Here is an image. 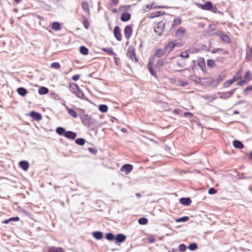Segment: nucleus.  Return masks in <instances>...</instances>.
I'll return each instance as SVG.
<instances>
[{"label": "nucleus", "instance_id": "obj_1", "mask_svg": "<svg viewBox=\"0 0 252 252\" xmlns=\"http://www.w3.org/2000/svg\"><path fill=\"white\" fill-rule=\"evenodd\" d=\"M80 118L82 123L88 127H91L92 126L96 125V120L93 118L91 115H80Z\"/></svg>", "mask_w": 252, "mask_h": 252}, {"label": "nucleus", "instance_id": "obj_2", "mask_svg": "<svg viewBox=\"0 0 252 252\" xmlns=\"http://www.w3.org/2000/svg\"><path fill=\"white\" fill-rule=\"evenodd\" d=\"M196 5L199 8L204 10L211 11L214 13H217V8L214 6L211 1H207L204 4L196 3Z\"/></svg>", "mask_w": 252, "mask_h": 252}, {"label": "nucleus", "instance_id": "obj_3", "mask_svg": "<svg viewBox=\"0 0 252 252\" xmlns=\"http://www.w3.org/2000/svg\"><path fill=\"white\" fill-rule=\"evenodd\" d=\"M165 21L164 20H161L158 22L157 26L154 29V32L158 36H161L162 34V32L165 28Z\"/></svg>", "mask_w": 252, "mask_h": 252}, {"label": "nucleus", "instance_id": "obj_4", "mask_svg": "<svg viewBox=\"0 0 252 252\" xmlns=\"http://www.w3.org/2000/svg\"><path fill=\"white\" fill-rule=\"evenodd\" d=\"M127 56L131 60L134 61L135 62H138V59L136 56L134 48L132 45H130L128 48Z\"/></svg>", "mask_w": 252, "mask_h": 252}, {"label": "nucleus", "instance_id": "obj_5", "mask_svg": "<svg viewBox=\"0 0 252 252\" xmlns=\"http://www.w3.org/2000/svg\"><path fill=\"white\" fill-rule=\"evenodd\" d=\"M237 88H235L229 92L219 93L220 98L221 99H226L230 97L235 92Z\"/></svg>", "mask_w": 252, "mask_h": 252}, {"label": "nucleus", "instance_id": "obj_6", "mask_svg": "<svg viewBox=\"0 0 252 252\" xmlns=\"http://www.w3.org/2000/svg\"><path fill=\"white\" fill-rule=\"evenodd\" d=\"M132 25H127L124 29V35L126 39H129L132 33Z\"/></svg>", "mask_w": 252, "mask_h": 252}, {"label": "nucleus", "instance_id": "obj_7", "mask_svg": "<svg viewBox=\"0 0 252 252\" xmlns=\"http://www.w3.org/2000/svg\"><path fill=\"white\" fill-rule=\"evenodd\" d=\"M215 34L218 35L222 41H224L226 43L230 42V39L229 37L227 35L224 34L221 31H218L216 32L215 33L213 34V35Z\"/></svg>", "mask_w": 252, "mask_h": 252}, {"label": "nucleus", "instance_id": "obj_8", "mask_svg": "<svg viewBox=\"0 0 252 252\" xmlns=\"http://www.w3.org/2000/svg\"><path fill=\"white\" fill-rule=\"evenodd\" d=\"M126 237L122 233H118L115 236V242L116 244H121L126 241Z\"/></svg>", "mask_w": 252, "mask_h": 252}, {"label": "nucleus", "instance_id": "obj_9", "mask_svg": "<svg viewBox=\"0 0 252 252\" xmlns=\"http://www.w3.org/2000/svg\"><path fill=\"white\" fill-rule=\"evenodd\" d=\"M113 33L115 37L118 41H121L122 40V36L121 33L120 28L118 26H116L114 27Z\"/></svg>", "mask_w": 252, "mask_h": 252}, {"label": "nucleus", "instance_id": "obj_10", "mask_svg": "<svg viewBox=\"0 0 252 252\" xmlns=\"http://www.w3.org/2000/svg\"><path fill=\"white\" fill-rule=\"evenodd\" d=\"M175 42L174 41H170L168 42L164 48V49L166 53V55H167L169 54L172 50L175 48Z\"/></svg>", "mask_w": 252, "mask_h": 252}, {"label": "nucleus", "instance_id": "obj_11", "mask_svg": "<svg viewBox=\"0 0 252 252\" xmlns=\"http://www.w3.org/2000/svg\"><path fill=\"white\" fill-rule=\"evenodd\" d=\"M28 115L30 116L33 119L36 121H39L42 119L41 114L36 111H32Z\"/></svg>", "mask_w": 252, "mask_h": 252}, {"label": "nucleus", "instance_id": "obj_12", "mask_svg": "<svg viewBox=\"0 0 252 252\" xmlns=\"http://www.w3.org/2000/svg\"><path fill=\"white\" fill-rule=\"evenodd\" d=\"M133 169V166L130 164H125L123 165L121 168V171L125 172L126 174L129 173Z\"/></svg>", "mask_w": 252, "mask_h": 252}, {"label": "nucleus", "instance_id": "obj_13", "mask_svg": "<svg viewBox=\"0 0 252 252\" xmlns=\"http://www.w3.org/2000/svg\"><path fill=\"white\" fill-rule=\"evenodd\" d=\"M197 64L203 72H206V65L204 59L203 58H199L197 60Z\"/></svg>", "mask_w": 252, "mask_h": 252}, {"label": "nucleus", "instance_id": "obj_14", "mask_svg": "<svg viewBox=\"0 0 252 252\" xmlns=\"http://www.w3.org/2000/svg\"><path fill=\"white\" fill-rule=\"evenodd\" d=\"M215 82V80L212 77H207L202 79L201 85L204 86L212 85L213 86Z\"/></svg>", "mask_w": 252, "mask_h": 252}, {"label": "nucleus", "instance_id": "obj_15", "mask_svg": "<svg viewBox=\"0 0 252 252\" xmlns=\"http://www.w3.org/2000/svg\"><path fill=\"white\" fill-rule=\"evenodd\" d=\"M64 136L69 139L74 140L77 136V133L72 131H66Z\"/></svg>", "mask_w": 252, "mask_h": 252}, {"label": "nucleus", "instance_id": "obj_16", "mask_svg": "<svg viewBox=\"0 0 252 252\" xmlns=\"http://www.w3.org/2000/svg\"><path fill=\"white\" fill-rule=\"evenodd\" d=\"M164 11H158L155 12L149 13L148 15V17L149 19H153L156 17H159L160 16L163 15L165 14Z\"/></svg>", "mask_w": 252, "mask_h": 252}, {"label": "nucleus", "instance_id": "obj_17", "mask_svg": "<svg viewBox=\"0 0 252 252\" xmlns=\"http://www.w3.org/2000/svg\"><path fill=\"white\" fill-rule=\"evenodd\" d=\"M74 94L78 98L89 101V99L85 96L84 93L80 88L77 91L76 93H75Z\"/></svg>", "mask_w": 252, "mask_h": 252}, {"label": "nucleus", "instance_id": "obj_18", "mask_svg": "<svg viewBox=\"0 0 252 252\" xmlns=\"http://www.w3.org/2000/svg\"><path fill=\"white\" fill-rule=\"evenodd\" d=\"M148 68L150 74L155 78H157V75L156 71L154 70L153 68V62L151 61H149L148 63Z\"/></svg>", "mask_w": 252, "mask_h": 252}, {"label": "nucleus", "instance_id": "obj_19", "mask_svg": "<svg viewBox=\"0 0 252 252\" xmlns=\"http://www.w3.org/2000/svg\"><path fill=\"white\" fill-rule=\"evenodd\" d=\"M237 80H238V78L236 76H234L232 79L225 81L223 83V86L224 88H228L232 84Z\"/></svg>", "mask_w": 252, "mask_h": 252}, {"label": "nucleus", "instance_id": "obj_20", "mask_svg": "<svg viewBox=\"0 0 252 252\" xmlns=\"http://www.w3.org/2000/svg\"><path fill=\"white\" fill-rule=\"evenodd\" d=\"M179 202L182 205L189 206L191 203V200L189 197H182Z\"/></svg>", "mask_w": 252, "mask_h": 252}, {"label": "nucleus", "instance_id": "obj_21", "mask_svg": "<svg viewBox=\"0 0 252 252\" xmlns=\"http://www.w3.org/2000/svg\"><path fill=\"white\" fill-rule=\"evenodd\" d=\"M121 20L123 22H127L131 18V15L130 13L125 12H123L121 16Z\"/></svg>", "mask_w": 252, "mask_h": 252}, {"label": "nucleus", "instance_id": "obj_22", "mask_svg": "<svg viewBox=\"0 0 252 252\" xmlns=\"http://www.w3.org/2000/svg\"><path fill=\"white\" fill-rule=\"evenodd\" d=\"M19 165L24 171H27L29 168V163L26 160H22L20 161Z\"/></svg>", "mask_w": 252, "mask_h": 252}, {"label": "nucleus", "instance_id": "obj_23", "mask_svg": "<svg viewBox=\"0 0 252 252\" xmlns=\"http://www.w3.org/2000/svg\"><path fill=\"white\" fill-rule=\"evenodd\" d=\"M69 87L70 92L74 94L76 93L77 91L79 89V86L75 83H70Z\"/></svg>", "mask_w": 252, "mask_h": 252}, {"label": "nucleus", "instance_id": "obj_24", "mask_svg": "<svg viewBox=\"0 0 252 252\" xmlns=\"http://www.w3.org/2000/svg\"><path fill=\"white\" fill-rule=\"evenodd\" d=\"M233 145L235 148L239 149H242L244 147L242 142L238 140H234L233 141Z\"/></svg>", "mask_w": 252, "mask_h": 252}, {"label": "nucleus", "instance_id": "obj_25", "mask_svg": "<svg viewBox=\"0 0 252 252\" xmlns=\"http://www.w3.org/2000/svg\"><path fill=\"white\" fill-rule=\"evenodd\" d=\"M17 92L18 94L23 96H25L28 94V91L27 89L24 87H19L17 89Z\"/></svg>", "mask_w": 252, "mask_h": 252}, {"label": "nucleus", "instance_id": "obj_26", "mask_svg": "<svg viewBox=\"0 0 252 252\" xmlns=\"http://www.w3.org/2000/svg\"><path fill=\"white\" fill-rule=\"evenodd\" d=\"M92 235L95 239L99 240L103 238V234L101 231H96L93 232L92 233Z\"/></svg>", "mask_w": 252, "mask_h": 252}, {"label": "nucleus", "instance_id": "obj_27", "mask_svg": "<svg viewBox=\"0 0 252 252\" xmlns=\"http://www.w3.org/2000/svg\"><path fill=\"white\" fill-rule=\"evenodd\" d=\"M166 54L165 50L164 49H157L155 52V56L156 57L159 58L161 57L162 56Z\"/></svg>", "mask_w": 252, "mask_h": 252}, {"label": "nucleus", "instance_id": "obj_28", "mask_svg": "<svg viewBox=\"0 0 252 252\" xmlns=\"http://www.w3.org/2000/svg\"><path fill=\"white\" fill-rule=\"evenodd\" d=\"M226 77V76L224 74H220L218 76V78L215 81V82L213 84V87L217 86Z\"/></svg>", "mask_w": 252, "mask_h": 252}, {"label": "nucleus", "instance_id": "obj_29", "mask_svg": "<svg viewBox=\"0 0 252 252\" xmlns=\"http://www.w3.org/2000/svg\"><path fill=\"white\" fill-rule=\"evenodd\" d=\"M166 59H161L158 60L156 64V68L159 69L166 63Z\"/></svg>", "mask_w": 252, "mask_h": 252}, {"label": "nucleus", "instance_id": "obj_30", "mask_svg": "<svg viewBox=\"0 0 252 252\" xmlns=\"http://www.w3.org/2000/svg\"><path fill=\"white\" fill-rule=\"evenodd\" d=\"M51 28L56 31H60L61 29V24L58 22H53L51 24Z\"/></svg>", "mask_w": 252, "mask_h": 252}, {"label": "nucleus", "instance_id": "obj_31", "mask_svg": "<svg viewBox=\"0 0 252 252\" xmlns=\"http://www.w3.org/2000/svg\"><path fill=\"white\" fill-rule=\"evenodd\" d=\"M66 131L64 127L61 126L57 127L56 129V133L60 136H64Z\"/></svg>", "mask_w": 252, "mask_h": 252}, {"label": "nucleus", "instance_id": "obj_32", "mask_svg": "<svg viewBox=\"0 0 252 252\" xmlns=\"http://www.w3.org/2000/svg\"><path fill=\"white\" fill-rule=\"evenodd\" d=\"M67 113L68 114H69L71 116H72L74 118H76L78 117V114L72 108H66Z\"/></svg>", "mask_w": 252, "mask_h": 252}, {"label": "nucleus", "instance_id": "obj_33", "mask_svg": "<svg viewBox=\"0 0 252 252\" xmlns=\"http://www.w3.org/2000/svg\"><path fill=\"white\" fill-rule=\"evenodd\" d=\"M102 51L107 53L109 55H116V53L113 51V50L112 48H103L102 49Z\"/></svg>", "mask_w": 252, "mask_h": 252}, {"label": "nucleus", "instance_id": "obj_34", "mask_svg": "<svg viewBox=\"0 0 252 252\" xmlns=\"http://www.w3.org/2000/svg\"><path fill=\"white\" fill-rule=\"evenodd\" d=\"M181 23V19L180 18H176L174 19L173 22L172 24L171 27V30L174 29V28L176 26L180 25Z\"/></svg>", "mask_w": 252, "mask_h": 252}, {"label": "nucleus", "instance_id": "obj_35", "mask_svg": "<svg viewBox=\"0 0 252 252\" xmlns=\"http://www.w3.org/2000/svg\"><path fill=\"white\" fill-rule=\"evenodd\" d=\"M49 92V89L45 87H41L38 89V93L40 95L47 94Z\"/></svg>", "mask_w": 252, "mask_h": 252}, {"label": "nucleus", "instance_id": "obj_36", "mask_svg": "<svg viewBox=\"0 0 252 252\" xmlns=\"http://www.w3.org/2000/svg\"><path fill=\"white\" fill-rule=\"evenodd\" d=\"M20 220V218L18 217H11L8 219L4 220L2 223L4 224H7L10 221H18Z\"/></svg>", "mask_w": 252, "mask_h": 252}, {"label": "nucleus", "instance_id": "obj_37", "mask_svg": "<svg viewBox=\"0 0 252 252\" xmlns=\"http://www.w3.org/2000/svg\"><path fill=\"white\" fill-rule=\"evenodd\" d=\"M79 51L80 53L83 55H87L89 54V50L85 46H80Z\"/></svg>", "mask_w": 252, "mask_h": 252}, {"label": "nucleus", "instance_id": "obj_38", "mask_svg": "<svg viewBox=\"0 0 252 252\" xmlns=\"http://www.w3.org/2000/svg\"><path fill=\"white\" fill-rule=\"evenodd\" d=\"M202 97L205 100H208L209 102H212L216 99V97L212 95H204L202 96Z\"/></svg>", "mask_w": 252, "mask_h": 252}, {"label": "nucleus", "instance_id": "obj_39", "mask_svg": "<svg viewBox=\"0 0 252 252\" xmlns=\"http://www.w3.org/2000/svg\"><path fill=\"white\" fill-rule=\"evenodd\" d=\"M188 248L191 251H194L197 249L198 245L197 243L193 242L190 243L188 247Z\"/></svg>", "mask_w": 252, "mask_h": 252}, {"label": "nucleus", "instance_id": "obj_40", "mask_svg": "<svg viewBox=\"0 0 252 252\" xmlns=\"http://www.w3.org/2000/svg\"><path fill=\"white\" fill-rule=\"evenodd\" d=\"M108 107L106 104H100L98 106L99 110L102 113H105L107 111Z\"/></svg>", "mask_w": 252, "mask_h": 252}, {"label": "nucleus", "instance_id": "obj_41", "mask_svg": "<svg viewBox=\"0 0 252 252\" xmlns=\"http://www.w3.org/2000/svg\"><path fill=\"white\" fill-rule=\"evenodd\" d=\"M86 140L83 138H77L75 140V142L76 144L79 146H83L85 144Z\"/></svg>", "mask_w": 252, "mask_h": 252}, {"label": "nucleus", "instance_id": "obj_42", "mask_svg": "<svg viewBox=\"0 0 252 252\" xmlns=\"http://www.w3.org/2000/svg\"><path fill=\"white\" fill-rule=\"evenodd\" d=\"M115 235L111 232H109L106 234L105 238L110 241H113L115 240Z\"/></svg>", "mask_w": 252, "mask_h": 252}, {"label": "nucleus", "instance_id": "obj_43", "mask_svg": "<svg viewBox=\"0 0 252 252\" xmlns=\"http://www.w3.org/2000/svg\"><path fill=\"white\" fill-rule=\"evenodd\" d=\"M191 80L197 84H199L201 85L202 79L199 78L197 76H192L191 77Z\"/></svg>", "mask_w": 252, "mask_h": 252}, {"label": "nucleus", "instance_id": "obj_44", "mask_svg": "<svg viewBox=\"0 0 252 252\" xmlns=\"http://www.w3.org/2000/svg\"><path fill=\"white\" fill-rule=\"evenodd\" d=\"M189 218L188 216H183L181 218L177 219L175 220V221L177 222H187L189 220Z\"/></svg>", "mask_w": 252, "mask_h": 252}, {"label": "nucleus", "instance_id": "obj_45", "mask_svg": "<svg viewBox=\"0 0 252 252\" xmlns=\"http://www.w3.org/2000/svg\"><path fill=\"white\" fill-rule=\"evenodd\" d=\"M50 95L51 98H52L56 100H59L61 99V97L60 96V95L58 94H57L53 92H52L50 93Z\"/></svg>", "mask_w": 252, "mask_h": 252}, {"label": "nucleus", "instance_id": "obj_46", "mask_svg": "<svg viewBox=\"0 0 252 252\" xmlns=\"http://www.w3.org/2000/svg\"><path fill=\"white\" fill-rule=\"evenodd\" d=\"M82 23L84 28L86 29H88L90 27V24L87 18L85 16L83 17Z\"/></svg>", "mask_w": 252, "mask_h": 252}, {"label": "nucleus", "instance_id": "obj_47", "mask_svg": "<svg viewBox=\"0 0 252 252\" xmlns=\"http://www.w3.org/2000/svg\"><path fill=\"white\" fill-rule=\"evenodd\" d=\"M138 222L140 224L145 225L148 223V220L146 218L142 217L138 219Z\"/></svg>", "mask_w": 252, "mask_h": 252}, {"label": "nucleus", "instance_id": "obj_48", "mask_svg": "<svg viewBox=\"0 0 252 252\" xmlns=\"http://www.w3.org/2000/svg\"><path fill=\"white\" fill-rule=\"evenodd\" d=\"M81 6L84 11L86 12L89 11V4L87 2L84 1L82 3Z\"/></svg>", "mask_w": 252, "mask_h": 252}, {"label": "nucleus", "instance_id": "obj_49", "mask_svg": "<svg viewBox=\"0 0 252 252\" xmlns=\"http://www.w3.org/2000/svg\"><path fill=\"white\" fill-rule=\"evenodd\" d=\"M252 73L250 71H247L244 75V78L245 80H251Z\"/></svg>", "mask_w": 252, "mask_h": 252}, {"label": "nucleus", "instance_id": "obj_50", "mask_svg": "<svg viewBox=\"0 0 252 252\" xmlns=\"http://www.w3.org/2000/svg\"><path fill=\"white\" fill-rule=\"evenodd\" d=\"M247 48H249L248 50H247L246 55L247 58H252V47L250 48L249 45H247Z\"/></svg>", "mask_w": 252, "mask_h": 252}, {"label": "nucleus", "instance_id": "obj_51", "mask_svg": "<svg viewBox=\"0 0 252 252\" xmlns=\"http://www.w3.org/2000/svg\"><path fill=\"white\" fill-rule=\"evenodd\" d=\"M207 64L210 67H213L215 65V63L212 59H209L207 61Z\"/></svg>", "mask_w": 252, "mask_h": 252}, {"label": "nucleus", "instance_id": "obj_52", "mask_svg": "<svg viewBox=\"0 0 252 252\" xmlns=\"http://www.w3.org/2000/svg\"><path fill=\"white\" fill-rule=\"evenodd\" d=\"M60 64L58 62H54L52 63L51 64V67H52V68L58 69L60 68Z\"/></svg>", "mask_w": 252, "mask_h": 252}, {"label": "nucleus", "instance_id": "obj_53", "mask_svg": "<svg viewBox=\"0 0 252 252\" xmlns=\"http://www.w3.org/2000/svg\"><path fill=\"white\" fill-rule=\"evenodd\" d=\"M187 246L184 244H181L179 246V251L181 252H185L187 250Z\"/></svg>", "mask_w": 252, "mask_h": 252}, {"label": "nucleus", "instance_id": "obj_54", "mask_svg": "<svg viewBox=\"0 0 252 252\" xmlns=\"http://www.w3.org/2000/svg\"><path fill=\"white\" fill-rule=\"evenodd\" d=\"M180 56L183 59H188L189 57V53L186 51L180 53Z\"/></svg>", "mask_w": 252, "mask_h": 252}, {"label": "nucleus", "instance_id": "obj_55", "mask_svg": "<svg viewBox=\"0 0 252 252\" xmlns=\"http://www.w3.org/2000/svg\"><path fill=\"white\" fill-rule=\"evenodd\" d=\"M185 32V30L184 28L182 27H180L179 29H178L176 32V34L177 35H182Z\"/></svg>", "mask_w": 252, "mask_h": 252}, {"label": "nucleus", "instance_id": "obj_56", "mask_svg": "<svg viewBox=\"0 0 252 252\" xmlns=\"http://www.w3.org/2000/svg\"><path fill=\"white\" fill-rule=\"evenodd\" d=\"M217 192V189H216L214 187L211 188L209 189L208 193L209 194H211V195L214 194Z\"/></svg>", "mask_w": 252, "mask_h": 252}, {"label": "nucleus", "instance_id": "obj_57", "mask_svg": "<svg viewBox=\"0 0 252 252\" xmlns=\"http://www.w3.org/2000/svg\"><path fill=\"white\" fill-rule=\"evenodd\" d=\"M88 151L90 152V153H91V154H92L94 155H96V154L97 153V150L94 148L89 147V148H88Z\"/></svg>", "mask_w": 252, "mask_h": 252}, {"label": "nucleus", "instance_id": "obj_58", "mask_svg": "<svg viewBox=\"0 0 252 252\" xmlns=\"http://www.w3.org/2000/svg\"><path fill=\"white\" fill-rule=\"evenodd\" d=\"M223 51V49L220 48H214L211 51V53L213 54L217 53L219 52Z\"/></svg>", "mask_w": 252, "mask_h": 252}, {"label": "nucleus", "instance_id": "obj_59", "mask_svg": "<svg viewBox=\"0 0 252 252\" xmlns=\"http://www.w3.org/2000/svg\"><path fill=\"white\" fill-rule=\"evenodd\" d=\"M244 173H242L241 174H239L238 175V179L242 180V179H249L250 177H246L244 175Z\"/></svg>", "mask_w": 252, "mask_h": 252}, {"label": "nucleus", "instance_id": "obj_60", "mask_svg": "<svg viewBox=\"0 0 252 252\" xmlns=\"http://www.w3.org/2000/svg\"><path fill=\"white\" fill-rule=\"evenodd\" d=\"M152 8H153V9L168 8V6H167L165 5L159 6V5H153Z\"/></svg>", "mask_w": 252, "mask_h": 252}, {"label": "nucleus", "instance_id": "obj_61", "mask_svg": "<svg viewBox=\"0 0 252 252\" xmlns=\"http://www.w3.org/2000/svg\"><path fill=\"white\" fill-rule=\"evenodd\" d=\"M201 49L206 52L210 51V49L208 48V47L206 45L204 44L202 45V46H201Z\"/></svg>", "mask_w": 252, "mask_h": 252}, {"label": "nucleus", "instance_id": "obj_62", "mask_svg": "<svg viewBox=\"0 0 252 252\" xmlns=\"http://www.w3.org/2000/svg\"><path fill=\"white\" fill-rule=\"evenodd\" d=\"M80 77V75L79 74H75L72 77V79L74 81H78Z\"/></svg>", "mask_w": 252, "mask_h": 252}, {"label": "nucleus", "instance_id": "obj_63", "mask_svg": "<svg viewBox=\"0 0 252 252\" xmlns=\"http://www.w3.org/2000/svg\"><path fill=\"white\" fill-rule=\"evenodd\" d=\"M184 116L187 118H192L193 117V114L189 112H186L184 113Z\"/></svg>", "mask_w": 252, "mask_h": 252}, {"label": "nucleus", "instance_id": "obj_64", "mask_svg": "<svg viewBox=\"0 0 252 252\" xmlns=\"http://www.w3.org/2000/svg\"><path fill=\"white\" fill-rule=\"evenodd\" d=\"M148 241L150 243H153L155 242V238L154 236H151L148 237Z\"/></svg>", "mask_w": 252, "mask_h": 252}]
</instances>
